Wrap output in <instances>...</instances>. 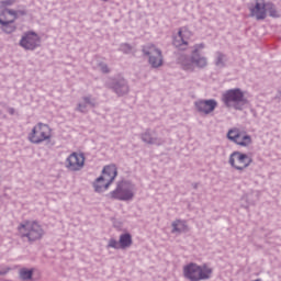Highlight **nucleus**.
Returning a JSON list of instances; mask_svg holds the SVG:
<instances>
[{"instance_id":"7ed1b4c3","label":"nucleus","mask_w":281,"mask_h":281,"mask_svg":"<svg viewBox=\"0 0 281 281\" xmlns=\"http://www.w3.org/2000/svg\"><path fill=\"white\" fill-rule=\"evenodd\" d=\"M222 102L227 109H235V111H243L244 106L247 104V99H245V93L240 88L226 90L222 94Z\"/></svg>"},{"instance_id":"9d476101","label":"nucleus","mask_w":281,"mask_h":281,"mask_svg":"<svg viewBox=\"0 0 281 281\" xmlns=\"http://www.w3.org/2000/svg\"><path fill=\"white\" fill-rule=\"evenodd\" d=\"M20 46L29 52H34L37 47H41V36L36 32L24 33V36L20 40Z\"/></svg>"},{"instance_id":"f3484780","label":"nucleus","mask_w":281,"mask_h":281,"mask_svg":"<svg viewBox=\"0 0 281 281\" xmlns=\"http://www.w3.org/2000/svg\"><path fill=\"white\" fill-rule=\"evenodd\" d=\"M250 16H255L257 21H265L267 19V3L256 2L255 7H250Z\"/></svg>"},{"instance_id":"bb28decb","label":"nucleus","mask_w":281,"mask_h":281,"mask_svg":"<svg viewBox=\"0 0 281 281\" xmlns=\"http://www.w3.org/2000/svg\"><path fill=\"white\" fill-rule=\"evenodd\" d=\"M240 135V132L238 130H231L228 133H227V137L231 142H234L236 143V140L238 139Z\"/></svg>"},{"instance_id":"2f4dec72","label":"nucleus","mask_w":281,"mask_h":281,"mask_svg":"<svg viewBox=\"0 0 281 281\" xmlns=\"http://www.w3.org/2000/svg\"><path fill=\"white\" fill-rule=\"evenodd\" d=\"M11 268L8 266H0V276H8L10 273Z\"/></svg>"},{"instance_id":"aec40b11","label":"nucleus","mask_w":281,"mask_h":281,"mask_svg":"<svg viewBox=\"0 0 281 281\" xmlns=\"http://www.w3.org/2000/svg\"><path fill=\"white\" fill-rule=\"evenodd\" d=\"M119 244L121 245V249H128L133 245V237L128 233L122 234Z\"/></svg>"},{"instance_id":"cd10ccee","label":"nucleus","mask_w":281,"mask_h":281,"mask_svg":"<svg viewBox=\"0 0 281 281\" xmlns=\"http://www.w3.org/2000/svg\"><path fill=\"white\" fill-rule=\"evenodd\" d=\"M119 52H122L123 54H131V52H133V46L128 43H123L120 45Z\"/></svg>"},{"instance_id":"f03ea898","label":"nucleus","mask_w":281,"mask_h":281,"mask_svg":"<svg viewBox=\"0 0 281 281\" xmlns=\"http://www.w3.org/2000/svg\"><path fill=\"white\" fill-rule=\"evenodd\" d=\"M183 277L189 281H203L210 280L214 270L207 265L199 266L198 263L190 262L183 267Z\"/></svg>"},{"instance_id":"0eeeda50","label":"nucleus","mask_w":281,"mask_h":281,"mask_svg":"<svg viewBox=\"0 0 281 281\" xmlns=\"http://www.w3.org/2000/svg\"><path fill=\"white\" fill-rule=\"evenodd\" d=\"M144 56H148L149 65L157 69V67H161L164 65V57L161 56V49L157 48V46L153 44H148L143 46Z\"/></svg>"},{"instance_id":"2eb2a0df","label":"nucleus","mask_w":281,"mask_h":281,"mask_svg":"<svg viewBox=\"0 0 281 281\" xmlns=\"http://www.w3.org/2000/svg\"><path fill=\"white\" fill-rule=\"evenodd\" d=\"M117 177V167L115 165H108L102 170V176L98 178V181H108L106 186H111Z\"/></svg>"},{"instance_id":"c9c22d12","label":"nucleus","mask_w":281,"mask_h":281,"mask_svg":"<svg viewBox=\"0 0 281 281\" xmlns=\"http://www.w3.org/2000/svg\"><path fill=\"white\" fill-rule=\"evenodd\" d=\"M102 1H109V0H102Z\"/></svg>"},{"instance_id":"20e7f679","label":"nucleus","mask_w":281,"mask_h":281,"mask_svg":"<svg viewBox=\"0 0 281 281\" xmlns=\"http://www.w3.org/2000/svg\"><path fill=\"white\" fill-rule=\"evenodd\" d=\"M178 63L182 65L184 71H194V67L198 69H205L207 67V57L200 55V53H191V56L180 55Z\"/></svg>"},{"instance_id":"6e6552de","label":"nucleus","mask_w":281,"mask_h":281,"mask_svg":"<svg viewBox=\"0 0 281 281\" xmlns=\"http://www.w3.org/2000/svg\"><path fill=\"white\" fill-rule=\"evenodd\" d=\"M251 157L240 151H233L229 156L228 164L235 168V170H245L251 166Z\"/></svg>"},{"instance_id":"c756f323","label":"nucleus","mask_w":281,"mask_h":281,"mask_svg":"<svg viewBox=\"0 0 281 281\" xmlns=\"http://www.w3.org/2000/svg\"><path fill=\"white\" fill-rule=\"evenodd\" d=\"M204 48H205V44H203V43L195 44L193 46V50L191 54H199V52H201V49H204Z\"/></svg>"},{"instance_id":"ddd939ff","label":"nucleus","mask_w":281,"mask_h":281,"mask_svg":"<svg viewBox=\"0 0 281 281\" xmlns=\"http://www.w3.org/2000/svg\"><path fill=\"white\" fill-rule=\"evenodd\" d=\"M194 106L199 113H204V115H210L218 106V102L214 99L209 100H198L194 102Z\"/></svg>"},{"instance_id":"5701e85b","label":"nucleus","mask_w":281,"mask_h":281,"mask_svg":"<svg viewBox=\"0 0 281 281\" xmlns=\"http://www.w3.org/2000/svg\"><path fill=\"white\" fill-rule=\"evenodd\" d=\"M34 276V270L22 268L19 270V278L20 280L27 281L32 280V277Z\"/></svg>"},{"instance_id":"7c9ffc66","label":"nucleus","mask_w":281,"mask_h":281,"mask_svg":"<svg viewBox=\"0 0 281 281\" xmlns=\"http://www.w3.org/2000/svg\"><path fill=\"white\" fill-rule=\"evenodd\" d=\"M99 69L102 71V74H110L111 69H109V65L105 63H100L99 64Z\"/></svg>"},{"instance_id":"9b49d317","label":"nucleus","mask_w":281,"mask_h":281,"mask_svg":"<svg viewBox=\"0 0 281 281\" xmlns=\"http://www.w3.org/2000/svg\"><path fill=\"white\" fill-rule=\"evenodd\" d=\"M66 168L72 172H78L85 168V154L72 153L66 159Z\"/></svg>"},{"instance_id":"a878e982","label":"nucleus","mask_w":281,"mask_h":281,"mask_svg":"<svg viewBox=\"0 0 281 281\" xmlns=\"http://www.w3.org/2000/svg\"><path fill=\"white\" fill-rule=\"evenodd\" d=\"M2 14H10V16H13L12 21L14 22L15 20L19 19V14H25L24 11H15L12 9H4Z\"/></svg>"},{"instance_id":"f8f14e48","label":"nucleus","mask_w":281,"mask_h":281,"mask_svg":"<svg viewBox=\"0 0 281 281\" xmlns=\"http://www.w3.org/2000/svg\"><path fill=\"white\" fill-rule=\"evenodd\" d=\"M192 37V32L188 27L183 26L179 30L178 34L173 37V45L178 49H186L188 47V41Z\"/></svg>"},{"instance_id":"a211bd4d","label":"nucleus","mask_w":281,"mask_h":281,"mask_svg":"<svg viewBox=\"0 0 281 281\" xmlns=\"http://www.w3.org/2000/svg\"><path fill=\"white\" fill-rule=\"evenodd\" d=\"M172 234H183V232H188V224L183 220H176L171 224Z\"/></svg>"},{"instance_id":"1a4fd4ad","label":"nucleus","mask_w":281,"mask_h":281,"mask_svg":"<svg viewBox=\"0 0 281 281\" xmlns=\"http://www.w3.org/2000/svg\"><path fill=\"white\" fill-rule=\"evenodd\" d=\"M105 85L119 97L126 95V93L130 91L128 81H126V79L123 77L111 78L106 81Z\"/></svg>"},{"instance_id":"72a5a7b5","label":"nucleus","mask_w":281,"mask_h":281,"mask_svg":"<svg viewBox=\"0 0 281 281\" xmlns=\"http://www.w3.org/2000/svg\"><path fill=\"white\" fill-rule=\"evenodd\" d=\"M9 113H10V115H14V109L13 108H9Z\"/></svg>"},{"instance_id":"423d86ee","label":"nucleus","mask_w":281,"mask_h":281,"mask_svg":"<svg viewBox=\"0 0 281 281\" xmlns=\"http://www.w3.org/2000/svg\"><path fill=\"white\" fill-rule=\"evenodd\" d=\"M52 139V127L44 123H37L29 134V140L32 144H43Z\"/></svg>"},{"instance_id":"f257e3e1","label":"nucleus","mask_w":281,"mask_h":281,"mask_svg":"<svg viewBox=\"0 0 281 281\" xmlns=\"http://www.w3.org/2000/svg\"><path fill=\"white\" fill-rule=\"evenodd\" d=\"M18 232L22 240L27 243H36L45 236V231L43 226L40 225L36 221H24L18 226Z\"/></svg>"},{"instance_id":"4be33fe9","label":"nucleus","mask_w":281,"mask_h":281,"mask_svg":"<svg viewBox=\"0 0 281 281\" xmlns=\"http://www.w3.org/2000/svg\"><path fill=\"white\" fill-rule=\"evenodd\" d=\"M235 144H237V146H243L244 148H246L251 144V136L240 133V135L237 137V140H235Z\"/></svg>"},{"instance_id":"dca6fc26","label":"nucleus","mask_w":281,"mask_h":281,"mask_svg":"<svg viewBox=\"0 0 281 281\" xmlns=\"http://www.w3.org/2000/svg\"><path fill=\"white\" fill-rule=\"evenodd\" d=\"M97 105L98 102L95 101V98H92L91 94H88L81 98V101L77 104L75 111L78 113H89V106L93 109Z\"/></svg>"},{"instance_id":"c85d7f7f","label":"nucleus","mask_w":281,"mask_h":281,"mask_svg":"<svg viewBox=\"0 0 281 281\" xmlns=\"http://www.w3.org/2000/svg\"><path fill=\"white\" fill-rule=\"evenodd\" d=\"M108 249H122L120 241L114 238H111L108 243Z\"/></svg>"},{"instance_id":"f704fd0d","label":"nucleus","mask_w":281,"mask_h":281,"mask_svg":"<svg viewBox=\"0 0 281 281\" xmlns=\"http://www.w3.org/2000/svg\"><path fill=\"white\" fill-rule=\"evenodd\" d=\"M0 106H5V104H3V103H0Z\"/></svg>"},{"instance_id":"473e14b6","label":"nucleus","mask_w":281,"mask_h":281,"mask_svg":"<svg viewBox=\"0 0 281 281\" xmlns=\"http://www.w3.org/2000/svg\"><path fill=\"white\" fill-rule=\"evenodd\" d=\"M1 8H5L8 5H14V0H2L0 1Z\"/></svg>"},{"instance_id":"39448f33","label":"nucleus","mask_w":281,"mask_h":281,"mask_svg":"<svg viewBox=\"0 0 281 281\" xmlns=\"http://www.w3.org/2000/svg\"><path fill=\"white\" fill-rule=\"evenodd\" d=\"M109 195L110 199L115 201H133L135 198V184L130 181H121Z\"/></svg>"},{"instance_id":"393cba45","label":"nucleus","mask_w":281,"mask_h":281,"mask_svg":"<svg viewBox=\"0 0 281 281\" xmlns=\"http://www.w3.org/2000/svg\"><path fill=\"white\" fill-rule=\"evenodd\" d=\"M269 13V16H272L273 19H278L280 14L278 13V10L276 9V4L268 2L266 3V14Z\"/></svg>"},{"instance_id":"4468645a","label":"nucleus","mask_w":281,"mask_h":281,"mask_svg":"<svg viewBox=\"0 0 281 281\" xmlns=\"http://www.w3.org/2000/svg\"><path fill=\"white\" fill-rule=\"evenodd\" d=\"M142 140L151 146H161L166 142L164 138L157 136V132L155 130H147L143 133Z\"/></svg>"},{"instance_id":"412c9836","label":"nucleus","mask_w":281,"mask_h":281,"mask_svg":"<svg viewBox=\"0 0 281 281\" xmlns=\"http://www.w3.org/2000/svg\"><path fill=\"white\" fill-rule=\"evenodd\" d=\"M12 23H14V20L5 21L0 19V25H2V30L3 32H5V34H12V32L16 30V27L12 25Z\"/></svg>"},{"instance_id":"b1692460","label":"nucleus","mask_w":281,"mask_h":281,"mask_svg":"<svg viewBox=\"0 0 281 281\" xmlns=\"http://www.w3.org/2000/svg\"><path fill=\"white\" fill-rule=\"evenodd\" d=\"M109 180H101L99 181L98 178L94 182V190L95 192H106V190H109Z\"/></svg>"},{"instance_id":"6ab92c4d","label":"nucleus","mask_w":281,"mask_h":281,"mask_svg":"<svg viewBox=\"0 0 281 281\" xmlns=\"http://www.w3.org/2000/svg\"><path fill=\"white\" fill-rule=\"evenodd\" d=\"M214 65L217 69H225L227 67V55L216 52L214 57Z\"/></svg>"}]
</instances>
